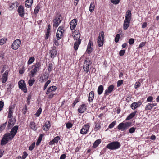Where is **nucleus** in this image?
Instances as JSON below:
<instances>
[{
	"label": "nucleus",
	"instance_id": "f257e3e1",
	"mask_svg": "<svg viewBox=\"0 0 159 159\" xmlns=\"http://www.w3.org/2000/svg\"><path fill=\"white\" fill-rule=\"evenodd\" d=\"M41 66L40 63L37 62L35 65L31 66V70L29 73V75L31 78L34 76L36 73L39 70V68Z\"/></svg>",
	"mask_w": 159,
	"mask_h": 159
},
{
	"label": "nucleus",
	"instance_id": "f03ea898",
	"mask_svg": "<svg viewBox=\"0 0 159 159\" xmlns=\"http://www.w3.org/2000/svg\"><path fill=\"white\" fill-rule=\"evenodd\" d=\"M120 146V143L118 141H114L107 144L106 148L110 150H114L119 148Z\"/></svg>",
	"mask_w": 159,
	"mask_h": 159
},
{
	"label": "nucleus",
	"instance_id": "7ed1b4c3",
	"mask_svg": "<svg viewBox=\"0 0 159 159\" xmlns=\"http://www.w3.org/2000/svg\"><path fill=\"white\" fill-rule=\"evenodd\" d=\"M132 123L128 122L125 123L122 122L119 124L117 126V129L121 131H124L127 129L131 125Z\"/></svg>",
	"mask_w": 159,
	"mask_h": 159
},
{
	"label": "nucleus",
	"instance_id": "20e7f679",
	"mask_svg": "<svg viewBox=\"0 0 159 159\" xmlns=\"http://www.w3.org/2000/svg\"><path fill=\"white\" fill-rule=\"evenodd\" d=\"M81 35L80 34H77L76 36L74 35L73 36L74 40H75L74 45V48L75 50L78 49V48L80 44L81 40L80 39Z\"/></svg>",
	"mask_w": 159,
	"mask_h": 159
},
{
	"label": "nucleus",
	"instance_id": "39448f33",
	"mask_svg": "<svg viewBox=\"0 0 159 159\" xmlns=\"http://www.w3.org/2000/svg\"><path fill=\"white\" fill-rule=\"evenodd\" d=\"M104 33L103 31H101L99 34V36L98 37V45L101 47L103 45L104 40Z\"/></svg>",
	"mask_w": 159,
	"mask_h": 159
},
{
	"label": "nucleus",
	"instance_id": "423d86ee",
	"mask_svg": "<svg viewBox=\"0 0 159 159\" xmlns=\"http://www.w3.org/2000/svg\"><path fill=\"white\" fill-rule=\"evenodd\" d=\"M18 128L17 125H15L11 129L10 133H7L10 136V138L12 139L16 135Z\"/></svg>",
	"mask_w": 159,
	"mask_h": 159
},
{
	"label": "nucleus",
	"instance_id": "0eeeda50",
	"mask_svg": "<svg viewBox=\"0 0 159 159\" xmlns=\"http://www.w3.org/2000/svg\"><path fill=\"white\" fill-rule=\"evenodd\" d=\"M19 87L25 93L27 92V89L25 84L24 80H21L18 82Z\"/></svg>",
	"mask_w": 159,
	"mask_h": 159
},
{
	"label": "nucleus",
	"instance_id": "6e6552de",
	"mask_svg": "<svg viewBox=\"0 0 159 159\" xmlns=\"http://www.w3.org/2000/svg\"><path fill=\"white\" fill-rule=\"evenodd\" d=\"M9 138L10 136L7 133L5 134L1 140V144L3 145L6 144L10 140L12 139Z\"/></svg>",
	"mask_w": 159,
	"mask_h": 159
},
{
	"label": "nucleus",
	"instance_id": "1a4fd4ad",
	"mask_svg": "<svg viewBox=\"0 0 159 159\" xmlns=\"http://www.w3.org/2000/svg\"><path fill=\"white\" fill-rule=\"evenodd\" d=\"M60 18V15H57L56 16L55 18L53 20V26L54 27H57L59 26L61 21Z\"/></svg>",
	"mask_w": 159,
	"mask_h": 159
},
{
	"label": "nucleus",
	"instance_id": "9d476101",
	"mask_svg": "<svg viewBox=\"0 0 159 159\" xmlns=\"http://www.w3.org/2000/svg\"><path fill=\"white\" fill-rule=\"evenodd\" d=\"M20 44L21 41L19 39H17L12 43L11 45L12 48L14 50H16L18 49Z\"/></svg>",
	"mask_w": 159,
	"mask_h": 159
},
{
	"label": "nucleus",
	"instance_id": "9b49d317",
	"mask_svg": "<svg viewBox=\"0 0 159 159\" xmlns=\"http://www.w3.org/2000/svg\"><path fill=\"white\" fill-rule=\"evenodd\" d=\"M90 64V61L89 60H85L84 62L83 68L84 71L86 73L88 72L89 70V65Z\"/></svg>",
	"mask_w": 159,
	"mask_h": 159
},
{
	"label": "nucleus",
	"instance_id": "f8f14e48",
	"mask_svg": "<svg viewBox=\"0 0 159 159\" xmlns=\"http://www.w3.org/2000/svg\"><path fill=\"white\" fill-rule=\"evenodd\" d=\"M16 120L15 118H10L8 120L7 127L8 129H10L15 124Z\"/></svg>",
	"mask_w": 159,
	"mask_h": 159
},
{
	"label": "nucleus",
	"instance_id": "ddd939ff",
	"mask_svg": "<svg viewBox=\"0 0 159 159\" xmlns=\"http://www.w3.org/2000/svg\"><path fill=\"white\" fill-rule=\"evenodd\" d=\"M89 128V125H85L80 130V133L83 134H86L88 131Z\"/></svg>",
	"mask_w": 159,
	"mask_h": 159
},
{
	"label": "nucleus",
	"instance_id": "4468645a",
	"mask_svg": "<svg viewBox=\"0 0 159 159\" xmlns=\"http://www.w3.org/2000/svg\"><path fill=\"white\" fill-rule=\"evenodd\" d=\"M18 12L21 17H23L24 15V7L21 5L19 6L18 9Z\"/></svg>",
	"mask_w": 159,
	"mask_h": 159
},
{
	"label": "nucleus",
	"instance_id": "2eb2a0df",
	"mask_svg": "<svg viewBox=\"0 0 159 159\" xmlns=\"http://www.w3.org/2000/svg\"><path fill=\"white\" fill-rule=\"evenodd\" d=\"M77 20L76 19L73 20L70 22V27L71 30H74L77 25Z\"/></svg>",
	"mask_w": 159,
	"mask_h": 159
},
{
	"label": "nucleus",
	"instance_id": "dca6fc26",
	"mask_svg": "<svg viewBox=\"0 0 159 159\" xmlns=\"http://www.w3.org/2000/svg\"><path fill=\"white\" fill-rule=\"evenodd\" d=\"M130 21L129 19H125L124 24H123V29L125 30H126L127 29L129 26V24L130 23Z\"/></svg>",
	"mask_w": 159,
	"mask_h": 159
},
{
	"label": "nucleus",
	"instance_id": "f3484780",
	"mask_svg": "<svg viewBox=\"0 0 159 159\" xmlns=\"http://www.w3.org/2000/svg\"><path fill=\"white\" fill-rule=\"evenodd\" d=\"M86 110V106L85 104L81 105L78 109V111L80 113H83Z\"/></svg>",
	"mask_w": 159,
	"mask_h": 159
},
{
	"label": "nucleus",
	"instance_id": "a211bd4d",
	"mask_svg": "<svg viewBox=\"0 0 159 159\" xmlns=\"http://www.w3.org/2000/svg\"><path fill=\"white\" fill-rule=\"evenodd\" d=\"M114 86L113 85H110L108 88L105 91L104 95H108V93H111L113 90Z\"/></svg>",
	"mask_w": 159,
	"mask_h": 159
},
{
	"label": "nucleus",
	"instance_id": "6ab92c4d",
	"mask_svg": "<svg viewBox=\"0 0 159 159\" xmlns=\"http://www.w3.org/2000/svg\"><path fill=\"white\" fill-rule=\"evenodd\" d=\"M8 72V70H7L3 74L2 78V81L3 83H5L7 80Z\"/></svg>",
	"mask_w": 159,
	"mask_h": 159
},
{
	"label": "nucleus",
	"instance_id": "aec40b11",
	"mask_svg": "<svg viewBox=\"0 0 159 159\" xmlns=\"http://www.w3.org/2000/svg\"><path fill=\"white\" fill-rule=\"evenodd\" d=\"M51 126L50 122V121H47L45 123V125L43 127V130L45 131H47L50 128Z\"/></svg>",
	"mask_w": 159,
	"mask_h": 159
},
{
	"label": "nucleus",
	"instance_id": "412c9836",
	"mask_svg": "<svg viewBox=\"0 0 159 159\" xmlns=\"http://www.w3.org/2000/svg\"><path fill=\"white\" fill-rule=\"evenodd\" d=\"M57 89V87L56 86H52L48 88L46 94H48L51 92L56 90Z\"/></svg>",
	"mask_w": 159,
	"mask_h": 159
},
{
	"label": "nucleus",
	"instance_id": "4be33fe9",
	"mask_svg": "<svg viewBox=\"0 0 159 159\" xmlns=\"http://www.w3.org/2000/svg\"><path fill=\"white\" fill-rule=\"evenodd\" d=\"M60 138L58 136H57L52 140V141L50 142L49 143V145H53L55 143H57L58 142V141L60 140Z\"/></svg>",
	"mask_w": 159,
	"mask_h": 159
},
{
	"label": "nucleus",
	"instance_id": "5701e85b",
	"mask_svg": "<svg viewBox=\"0 0 159 159\" xmlns=\"http://www.w3.org/2000/svg\"><path fill=\"white\" fill-rule=\"evenodd\" d=\"M33 0H26L25 2V5L27 8H29L32 4Z\"/></svg>",
	"mask_w": 159,
	"mask_h": 159
},
{
	"label": "nucleus",
	"instance_id": "b1692460",
	"mask_svg": "<svg viewBox=\"0 0 159 159\" xmlns=\"http://www.w3.org/2000/svg\"><path fill=\"white\" fill-rule=\"evenodd\" d=\"M13 108L12 107L10 106L9 107V110L8 114V118H12L11 117L12 116L13 113Z\"/></svg>",
	"mask_w": 159,
	"mask_h": 159
},
{
	"label": "nucleus",
	"instance_id": "393cba45",
	"mask_svg": "<svg viewBox=\"0 0 159 159\" xmlns=\"http://www.w3.org/2000/svg\"><path fill=\"white\" fill-rule=\"evenodd\" d=\"M94 98V93L93 91L90 92L89 95L88 101L90 102L91 101H92L93 99Z\"/></svg>",
	"mask_w": 159,
	"mask_h": 159
},
{
	"label": "nucleus",
	"instance_id": "a878e982",
	"mask_svg": "<svg viewBox=\"0 0 159 159\" xmlns=\"http://www.w3.org/2000/svg\"><path fill=\"white\" fill-rule=\"evenodd\" d=\"M46 74H44L43 76H41L39 79V81L41 83L43 82L45 80L48 78V76H46Z\"/></svg>",
	"mask_w": 159,
	"mask_h": 159
},
{
	"label": "nucleus",
	"instance_id": "bb28decb",
	"mask_svg": "<svg viewBox=\"0 0 159 159\" xmlns=\"http://www.w3.org/2000/svg\"><path fill=\"white\" fill-rule=\"evenodd\" d=\"M50 53L51 54V58L55 57L57 55V51L55 49H52V50L50 51Z\"/></svg>",
	"mask_w": 159,
	"mask_h": 159
},
{
	"label": "nucleus",
	"instance_id": "cd10ccee",
	"mask_svg": "<svg viewBox=\"0 0 159 159\" xmlns=\"http://www.w3.org/2000/svg\"><path fill=\"white\" fill-rule=\"evenodd\" d=\"M30 127L34 130L35 131L37 129V127L35 125V123L34 122H30Z\"/></svg>",
	"mask_w": 159,
	"mask_h": 159
},
{
	"label": "nucleus",
	"instance_id": "c85d7f7f",
	"mask_svg": "<svg viewBox=\"0 0 159 159\" xmlns=\"http://www.w3.org/2000/svg\"><path fill=\"white\" fill-rule=\"evenodd\" d=\"M131 11L128 10L127 11L126 16H125V19L127 18L129 19V20H131Z\"/></svg>",
	"mask_w": 159,
	"mask_h": 159
},
{
	"label": "nucleus",
	"instance_id": "c756f323",
	"mask_svg": "<svg viewBox=\"0 0 159 159\" xmlns=\"http://www.w3.org/2000/svg\"><path fill=\"white\" fill-rule=\"evenodd\" d=\"M101 127V123L100 122H98L96 123L95 125V126L94 128V130L95 131H98V130H99Z\"/></svg>",
	"mask_w": 159,
	"mask_h": 159
},
{
	"label": "nucleus",
	"instance_id": "7c9ffc66",
	"mask_svg": "<svg viewBox=\"0 0 159 159\" xmlns=\"http://www.w3.org/2000/svg\"><path fill=\"white\" fill-rule=\"evenodd\" d=\"M137 112V111H136L133 112L131 113L129 116H127L126 118V120H128L133 118L136 114Z\"/></svg>",
	"mask_w": 159,
	"mask_h": 159
},
{
	"label": "nucleus",
	"instance_id": "2f4dec72",
	"mask_svg": "<svg viewBox=\"0 0 159 159\" xmlns=\"http://www.w3.org/2000/svg\"><path fill=\"white\" fill-rule=\"evenodd\" d=\"M103 87L102 85H100L98 88V93L99 95L101 94L103 92Z\"/></svg>",
	"mask_w": 159,
	"mask_h": 159
},
{
	"label": "nucleus",
	"instance_id": "473e14b6",
	"mask_svg": "<svg viewBox=\"0 0 159 159\" xmlns=\"http://www.w3.org/2000/svg\"><path fill=\"white\" fill-rule=\"evenodd\" d=\"M153 103H148V104L145 107V110H151L154 106Z\"/></svg>",
	"mask_w": 159,
	"mask_h": 159
},
{
	"label": "nucleus",
	"instance_id": "72a5a7b5",
	"mask_svg": "<svg viewBox=\"0 0 159 159\" xmlns=\"http://www.w3.org/2000/svg\"><path fill=\"white\" fill-rule=\"evenodd\" d=\"M101 139H97L94 142L93 145V147L95 148H96L98 145L101 143Z\"/></svg>",
	"mask_w": 159,
	"mask_h": 159
},
{
	"label": "nucleus",
	"instance_id": "f704fd0d",
	"mask_svg": "<svg viewBox=\"0 0 159 159\" xmlns=\"http://www.w3.org/2000/svg\"><path fill=\"white\" fill-rule=\"evenodd\" d=\"M35 80L34 78H30L28 81V84L29 85L31 86L33 85L34 83V82Z\"/></svg>",
	"mask_w": 159,
	"mask_h": 159
},
{
	"label": "nucleus",
	"instance_id": "c9c22d12",
	"mask_svg": "<svg viewBox=\"0 0 159 159\" xmlns=\"http://www.w3.org/2000/svg\"><path fill=\"white\" fill-rule=\"evenodd\" d=\"M62 33L60 32H57L56 34L57 39V40H59L61 38V36L63 35Z\"/></svg>",
	"mask_w": 159,
	"mask_h": 159
},
{
	"label": "nucleus",
	"instance_id": "e433bc0d",
	"mask_svg": "<svg viewBox=\"0 0 159 159\" xmlns=\"http://www.w3.org/2000/svg\"><path fill=\"white\" fill-rule=\"evenodd\" d=\"M34 58L33 57H30L28 61V64H31L34 61Z\"/></svg>",
	"mask_w": 159,
	"mask_h": 159
},
{
	"label": "nucleus",
	"instance_id": "4c0bfd02",
	"mask_svg": "<svg viewBox=\"0 0 159 159\" xmlns=\"http://www.w3.org/2000/svg\"><path fill=\"white\" fill-rule=\"evenodd\" d=\"M95 5L94 2L91 3L89 7V11L91 12H93L94 10Z\"/></svg>",
	"mask_w": 159,
	"mask_h": 159
},
{
	"label": "nucleus",
	"instance_id": "58836bf2",
	"mask_svg": "<svg viewBox=\"0 0 159 159\" xmlns=\"http://www.w3.org/2000/svg\"><path fill=\"white\" fill-rule=\"evenodd\" d=\"M18 2H16L15 3H12L9 6V8H11V10H12L15 7L17 6Z\"/></svg>",
	"mask_w": 159,
	"mask_h": 159
},
{
	"label": "nucleus",
	"instance_id": "ea45409f",
	"mask_svg": "<svg viewBox=\"0 0 159 159\" xmlns=\"http://www.w3.org/2000/svg\"><path fill=\"white\" fill-rule=\"evenodd\" d=\"M7 122H6L5 123L2 124L0 126V133L4 129L7 124Z\"/></svg>",
	"mask_w": 159,
	"mask_h": 159
},
{
	"label": "nucleus",
	"instance_id": "a19ab883",
	"mask_svg": "<svg viewBox=\"0 0 159 159\" xmlns=\"http://www.w3.org/2000/svg\"><path fill=\"white\" fill-rule=\"evenodd\" d=\"M40 9L39 5L38 4L35 8L34 13V14H36L38 13Z\"/></svg>",
	"mask_w": 159,
	"mask_h": 159
},
{
	"label": "nucleus",
	"instance_id": "79ce46f5",
	"mask_svg": "<svg viewBox=\"0 0 159 159\" xmlns=\"http://www.w3.org/2000/svg\"><path fill=\"white\" fill-rule=\"evenodd\" d=\"M42 111V109L41 108H39L37 111L36 113L35 114V115L38 117L41 114Z\"/></svg>",
	"mask_w": 159,
	"mask_h": 159
},
{
	"label": "nucleus",
	"instance_id": "37998d69",
	"mask_svg": "<svg viewBox=\"0 0 159 159\" xmlns=\"http://www.w3.org/2000/svg\"><path fill=\"white\" fill-rule=\"evenodd\" d=\"M51 82V80H48L45 83L43 87V90H45L46 89L48 85L50 84Z\"/></svg>",
	"mask_w": 159,
	"mask_h": 159
},
{
	"label": "nucleus",
	"instance_id": "c03bdc74",
	"mask_svg": "<svg viewBox=\"0 0 159 159\" xmlns=\"http://www.w3.org/2000/svg\"><path fill=\"white\" fill-rule=\"evenodd\" d=\"M130 107L132 109L134 110L137 107L135 102H133L131 105Z\"/></svg>",
	"mask_w": 159,
	"mask_h": 159
},
{
	"label": "nucleus",
	"instance_id": "a18cd8bd",
	"mask_svg": "<svg viewBox=\"0 0 159 159\" xmlns=\"http://www.w3.org/2000/svg\"><path fill=\"white\" fill-rule=\"evenodd\" d=\"M35 142H33L32 144L29 146V150L30 151H32L35 147Z\"/></svg>",
	"mask_w": 159,
	"mask_h": 159
},
{
	"label": "nucleus",
	"instance_id": "49530a36",
	"mask_svg": "<svg viewBox=\"0 0 159 159\" xmlns=\"http://www.w3.org/2000/svg\"><path fill=\"white\" fill-rule=\"evenodd\" d=\"M92 51V48L91 47L87 46L86 51L88 54H90Z\"/></svg>",
	"mask_w": 159,
	"mask_h": 159
},
{
	"label": "nucleus",
	"instance_id": "de8ad7c7",
	"mask_svg": "<svg viewBox=\"0 0 159 159\" xmlns=\"http://www.w3.org/2000/svg\"><path fill=\"white\" fill-rule=\"evenodd\" d=\"M4 106V102L2 101H0V112L2 110Z\"/></svg>",
	"mask_w": 159,
	"mask_h": 159
},
{
	"label": "nucleus",
	"instance_id": "09e8293b",
	"mask_svg": "<svg viewBox=\"0 0 159 159\" xmlns=\"http://www.w3.org/2000/svg\"><path fill=\"white\" fill-rule=\"evenodd\" d=\"M136 130V128L134 127H132L129 129V133H134Z\"/></svg>",
	"mask_w": 159,
	"mask_h": 159
},
{
	"label": "nucleus",
	"instance_id": "8fccbe9b",
	"mask_svg": "<svg viewBox=\"0 0 159 159\" xmlns=\"http://www.w3.org/2000/svg\"><path fill=\"white\" fill-rule=\"evenodd\" d=\"M120 37V34H118L116 35V36L115 38V41L116 43H117L118 42L119 39Z\"/></svg>",
	"mask_w": 159,
	"mask_h": 159
},
{
	"label": "nucleus",
	"instance_id": "3c124183",
	"mask_svg": "<svg viewBox=\"0 0 159 159\" xmlns=\"http://www.w3.org/2000/svg\"><path fill=\"white\" fill-rule=\"evenodd\" d=\"M6 41V38L1 39L0 40V43L1 45L3 44Z\"/></svg>",
	"mask_w": 159,
	"mask_h": 159
},
{
	"label": "nucleus",
	"instance_id": "603ef678",
	"mask_svg": "<svg viewBox=\"0 0 159 159\" xmlns=\"http://www.w3.org/2000/svg\"><path fill=\"white\" fill-rule=\"evenodd\" d=\"M80 101V100L78 98H76L74 101L73 103L72 104V106L74 107L75 106L76 104Z\"/></svg>",
	"mask_w": 159,
	"mask_h": 159
},
{
	"label": "nucleus",
	"instance_id": "864d4df0",
	"mask_svg": "<svg viewBox=\"0 0 159 159\" xmlns=\"http://www.w3.org/2000/svg\"><path fill=\"white\" fill-rule=\"evenodd\" d=\"M64 31V30L63 29V27L61 26H60L57 30V32H60L62 33H63Z\"/></svg>",
	"mask_w": 159,
	"mask_h": 159
},
{
	"label": "nucleus",
	"instance_id": "5fc2aeb1",
	"mask_svg": "<svg viewBox=\"0 0 159 159\" xmlns=\"http://www.w3.org/2000/svg\"><path fill=\"white\" fill-rule=\"evenodd\" d=\"M116 124V122L115 121H113L111 123L109 126V128H112Z\"/></svg>",
	"mask_w": 159,
	"mask_h": 159
},
{
	"label": "nucleus",
	"instance_id": "6e6d98bb",
	"mask_svg": "<svg viewBox=\"0 0 159 159\" xmlns=\"http://www.w3.org/2000/svg\"><path fill=\"white\" fill-rule=\"evenodd\" d=\"M53 68V65L52 64H50L49 65L48 68V71L50 72L52 71V69Z\"/></svg>",
	"mask_w": 159,
	"mask_h": 159
},
{
	"label": "nucleus",
	"instance_id": "4d7b16f0",
	"mask_svg": "<svg viewBox=\"0 0 159 159\" xmlns=\"http://www.w3.org/2000/svg\"><path fill=\"white\" fill-rule=\"evenodd\" d=\"M111 2L114 4H117L119 3L120 0H111Z\"/></svg>",
	"mask_w": 159,
	"mask_h": 159
},
{
	"label": "nucleus",
	"instance_id": "13d9d810",
	"mask_svg": "<svg viewBox=\"0 0 159 159\" xmlns=\"http://www.w3.org/2000/svg\"><path fill=\"white\" fill-rule=\"evenodd\" d=\"M28 154L26 152H23V155L21 157V159H25L27 157Z\"/></svg>",
	"mask_w": 159,
	"mask_h": 159
},
{
	"label": "nucleus",
	"instance_id": "bf43d9fd",
	"mask_svg": "<svg viewBox=\"0 0 159 159\" xmlns=\"http://www.w3.org/2000/svg\"><path fill=\"white\" fill-rule=\"evenodd\" d=\"M123 80H120L117 82V87L120 86L123 83Z\"/></svg>",
	"mask_w": 159,
	"mask_h": 159
},
{
	"label": "nucleus",
	"instance_id": "052dcab7",
	"mask_svg": "<svg viewBox=\"0 0 159 159\" xmlns=\"http://www.w3.org/2000/svg\"><path fill=\"white\" fill-rule=\"evenodd\" d=\"M73 124L70 123H67L66 124V127L68 129H70L72 127Z\"/></svg>",
	"mask_w": 159,
	"mask_h": 159
},
{
	"label": "nucleus",
	"instance_id": "680f3d73",
	"mask_svg": "<svg viewBox=\"0 0 159 159\" xmlns=\"http://www.w3.org/2000/svg\"><path fill=\"white\" fill-rule=\"evenodd\" d=\"M125 50H121L119 52V55L120 56H123L124 55L125 53Z\"/></svg>",
	"mask_w": 159,
	"mask_h": 159
},
{
	"label": "nucleus",
	"instance_id": "e2e57ef3",
	"mask_svg": "<svg viewBox=\"0 0 159 159\" xmlns=\"http://www.w3.org/2000/svg\"><path fill=\"white\" fill-rule=\"evenodd\" d=\"M140 86V83L139 82H137L135 84V88L137 89V88L139 87Z\"/></svg>",
	"mask_w": 159,
	"mask_h": 159
},
{
	"label": "nucleus",
	"instance_id": "0e129e2a",
	"mask_svg": "<svg viewBox=\"0 0 159 159\" xmlns=\"http://www.w3.org/2000/svg\"><path fill=\"white\" fill-rule=\"evenodd\" d=\"M128 42L129 44L132 45L134 43V40L133 38H131L129 40Z\"/></svg>",
	"mask_w": 159,
	"mask_h": 159
},
{
	"label": "nucleus",
	"instance_id": "69168bd1",
	"mask_svg": "<svg viewBox=\"0 0 159 159\" xmlns=\"http://www.w3.org/2000/svg\"><path fill=\"white\" fill-rule=\"evenodd\" d=\"M31 99V97L30 95L28 96L27 98V103L28 105H29L30 102V99Z\"/></svg>",
	"mask_w": 159,
	"mask_h": 159
},
{
	"label": "nucleus",
	"instance_id": "338daca9",
	"mask_svg": "<svg viewBox=\"0 0 159 159\" xmlns=\"http://www.w3.org/2000/svg\"><path fill=\"white\" fill-rule=\"evenodd\" d=\"M153 99V97L152 96H150L148 97L147 99L148 102H152Z\"/></svg>",
	"mask_w": 159,
	"mask_h": 159
},
{
	"label": "nucleus",
	"instance_id": "774afa93",
	"mask_svg": "<svg viewBox=\"0 0 159 159\" xmlns=\"http://www.w3.org/2000/svg\"><path fill=\"white\" fill-rule=\"evenodd\" d=\"M146 43V42L141 43L139 45L138 48H140L144 46L145 45Z\"/></svg>",
	"mask_w": 159,
	"mask_h": 159
}]
</instances>
